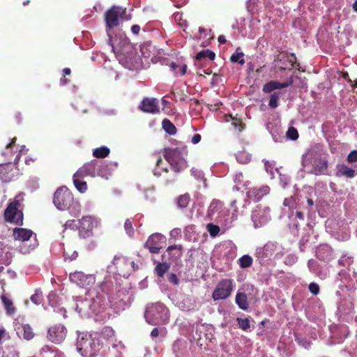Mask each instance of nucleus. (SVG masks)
<instances>
[{
  "label": "nucleus",
  "instance_id": "f257e3e1",
  "mask_svg": "<svg viewBox=\"0 0 357 357\" xmlns=\"http://www.w3.org/2000/svg\"><path fill=\"white\" fill-rule=\"evenodd\" d=\"M188 153L187 146L182 145L175 148H165L163 156L169 163L173 171L180 172L185 169L188 166L185 160Z\"/></svg>",
  "mask_w": 357,
  "mask_h": 357
},
{
  "label": "nucleus",
  "instance_id": "f03ea898",
  "mask_svg": "<svg viewBox=\"0 0 357 357\" xmlns=\"http://www.w3.org/2000/svg\"><path fill=\"white\" fill-rule=\"evenodd\" d=\"M76 347L83 357H95L101 349L100 340L91 334L79 333Z\"/></svg>",
  "mask_w": 357,
  "mask_h": 357
},
{
  "label": "nucleus",
  "instance_id": "7ed1b4c3",
  "mask_svg": "<svg viewBox=\"0 0 357 357\" xmlns=\"http://www.w3.org/2000/svg\"><path fill=\"white\" fill-rule=\"evenodd\" d=\"M108 44L112 47V51L116 54L119 62L128 68H130L129 63L135 58L136 52L132 45L127 40H123L119 47L114 46L112 43V37L108 33Z\"/></svg>",
  "mask_w": 357,
  "mask_h": 357
},
{
  "label": "nucleus",
  "instance_id": "20e7f679",
  "mask_svg": "<svg viewBox=\"0 0 357 357\" xmlns=\"http://www.w3.org/2000/svg\"><path fill=\"white\" fill-rule=\"evenodd\" d=\"M22 197L17 195L9 203L4 211V219L6 222L22 226L23 225V212L22 211Z\"/></svg>",
  "mask_w": 357,
  "mask_h": 357
},
{
  "label": "nucleus",
  "instance_id": "39448f33",
  "mask_svg": "<svg viewBox=\"0 0 357 357\" xmlns=\"http://www.w3.org/2000/svg\"><path fill=\"white\" fill-rule=\"evenodd\" d=\"M73 201V194L66 186L59 188L54 194L53 203L60 211L68 209Z\"/></svg>",
  "mask_w": 357,
  "mask_h": 357
},
{
  "label": "nucleus",
  "instance_id": "423d86ee",
  "mask_svg": "<svg viewBox=\"0 0 357 357\" xmlns=\"http://www.w3.org/2000/svg\"><path fill=\"white\" fill-rule=\"evenodd\" d=\"M233 280L231 279H222L219 281L212 293L214 301L225 300L229 298L234 289Z\"/></svg>",
  "mask_w": 357,
  "mask_h": 357
},
{
  "label": "nucleus",
  "instance_id": "0eeeda50",
  "mask_svg": "<svg viewBox=\"0 0 357 357\" xmlns=\"http://www.w3.org/2000/svg\"><path fill=\"white\" fill-rule=\"evenodd\" d=\"M126 9L120 6H113L105 13V21L107 34L109 30L119 24V19L125 14Z\"/></svg>",
  "mask_w": 357,
  "mask_h": 357
},
{
  "label": "nucleus",
  "instance_id": "6e6552de",
  "mask_svg": "<svg viewBox=\"0 0 357 357\" xmlns=\"http://www.w3.org/2000/svg\"><path fill=\"white\" fill-rule=\"evenodd\" d=\"M97 226L96 219L91 216L86 215L82 217L78 221V234L79 236L82 238H88L93 236V229Z\"/></svg>",
  "mask_w": 357,
  "mask_h": 357
},
{
  "label": "nucleus",
  "instance_id": "1a4fd4ad",
  "mask_svg": "<svg viewBox=\"0 0 357 357\" xmlns=\"http://www.w3.org/2000/svg\"><path fill=\"white\" fill-rule=\"evenodd\" d=\"M104 161H98L97 160H92L89 162L85 163L76 172V176H104L102 172H98V167L104 166Z\"/></svg>",
  "mask_w": 357,
  "mask_h": 357
},
{
  "label": "nucleus",
  "instance_id": "9d476101",
  "mask_svg": "<svg viewBox=\"0 0 357 357\" xmlns=\"http://www.w3.org/2000/svg\"><path fill=\"white\" fill-rule=\"evenodd\" d=\"M69 279L72 282L84 288H88L92 286L96 281L94 275L85 274L82 271H75L74 273H70Z\"/></svg>",
  "mask_w": 357,
  "mask_h": 357
},
{
  "label": "nucleus",
  "instance_id": "9b49d317",
  "mask_svg": "<svg viewBox=\"0 0 357 357\" xmlns=\"http://www.w3.org/2000/svg\"><path fill=\"white\" fill-rule=\"evenodd\" d=\"M165 237L159 233L151 234L146 241L144 248L148 249L151 253L158 254L163 248L162 243H165Z\"/></svg>",
  "mask_w": 357,
  "mask_h": 357
},
{
  "label": "nucleus",
  "instance_id": "f8f14e48",
  "mask_svg": "<svg viewBox=\"0 0 357 357\" xmlns=\"http://www.w3.org/2000/svg\"><path fill=\"white\" fill-rule=\"evenodd\" d=\"M67 330L62 324H56L50 327L47 332V338L55 344L61 343L66 337Z\"/></svg>",
  "mask_w": 357,
  "mask_h": 357
},
{
  "label": "nucleus",
  "instance_id": "ddd939ff",
  "mask_svg": "<svg viewBox=\"0 0 357 357\" xmlns=\"http://www.w3.org/2000/svg\"><path fill=\"white\" fill-rule=\"evenodd\" d=\"M19 169L12 163L0 165V178L4 183L13 181L18 175Z\"/></svg>",
  "mask_w": 357,
  "mask_h": 357
},
{
  "label": "nucleus",
  "instance_id": "4468645a",
  "mask_svg": "<svg viewBox=\"0 0 357 357\" xmlns=\"http://www.w3.org/2000/svg\"><path fill=\"white\" fill-rule=\"evenodd\" d=\"M139 109L146 113L157 114L160 112L158 101L156 98H145L139 106Z\"/></svg>",
  "mask_w": 357,
  "mask_h": 357
},
{
  "label": "nucleus",
  "instance_id": "2eb2a0df",
  "mask_svg": "<svg viewBox=\"0 0 357 357\" xmlns=\"http://www.w3.org/2000/svg\"><path fill=\"white\" fill-rule=\"evenodd\" d=\"M270 188L268 185H263L259 188H254L248 191L247 194L250 199L255 201H259L264 196L268 195Z\"/></svg>",
  "mask_w": 357,
  "mask_h": 357
},
{
  "label": "nucleus",
  "instance_id": "dca6fc26",
  "mask_svg": "<svg viewBox=\"0 0 357 357\" xmlns=\"http://www.w3.org/2000/svg\"><path fill=\"white\" fill-rule=\"evenodd\" d=\"M33 234L31 229L16 227L13 229V237L15 240H19L22 242L27 241Z\"/></svg>",
  "mask_w": 357,
  "mask_h": 357
},
{
  "label": "nucleus",
  "instance_id": "f3484780",
  "mask_svg": "<svg viewBox=\"0 0 357 357\" xmlns=\"http://www.w3.org/2000/svg\"><path fill=\"white\" fill-rule=\"evenodd\" d=\"M252 220L256 227L264 225L267 220V215L260 208H256L252 213Z\"/></svg>",
  "mask_w": 357,
  "mask_h": 357
},
{
  "label": "nucleus",
  "instance_id": "a211bd4d",
  "mask_svg": "<svg viewBox=\"0 0 357 357\" xmlns=\"http://www.w3.org/2000/svg\"><path fill=\"white\" fill-rule=\"evenodd\" d=\"M328 164L326 158H320L317 162L314 167V172L316 175H326L328 174Z\"/></svg>",
  "mask_w": 357,
  "mask_h": 357
},
{
  "label": "nucleus",
  "instance_id": "6ab92c4d",
  "mask_svg": "<svg viewBox=\"0 0 357 357\" xmlns=\"http://www.w3.org/2000/svg\"><path fill=\"white\" fill-rule=\"evenodd\" d=\"M289 86V83H281L278 81H270L263 86V91L266 93H269L275 90L286 88Z\"/></svg>",
  "mask_w": 357,
  "mask_h": 357
},
{
  "label": "nucleus",
  "instance_id": "aec40b11",
  "mask_svg": "<svg viewBox=\"0 0 357 357\" xmlns=\"http://www.w3.org/2000/svg\"><path fill=\"white\" fill-rule=\"evenodd\" d=\"M235 302L240 309L245 311L248 310V297L245 293L238 292L236 295Z\"/></svg>",
  "mask_w": 357,
  "mask_h": 357
},
{
  "label": "nucleus",
  "instance_id": "412c9836",
  "mask_svg": "<svg viewBox=\"0 0 357 357\" xmlns=\"http://www.w3.org/2000/svg\"><path fill=\"white\" fill-rule=\"evenodd\" d=\"M356 175V172L354 169L349 167L348 166H347L345 165H341L337 169V171L336 172V176L338 177L345 176L347 178H354Z\"/></svg>",
  "mask_w": 357,
  "mask_h": 357
},
{
  "label": "nucleus",
  "instance_id": "4be33fe9",
  "mask_svg": "<svg viewBox=\"0 0 357 357\" xmlns=\"http://www.w3.org/2000/svg\"><path fill=\"white\" fill-rule=\"evenodd\" d=\"M84 176H76V173L73 176V183L77 190L80 192H84L87 190V184L86 181H82L81 178Z\"/></svg>",
  "mask_w": 357,
  "mask_h": 357
},
{
  "label": "nucleus",
  "instance_id": "5701e85b",
  "mask_svg": "<svg viewBox=\"0 0 357 357\" xmlns=\"http://www.w3.org/2000/svg\"><path fill=\"white\" fill-rule=\"evenodd\" d=\"M109 149L107 146H100L93 151V155L96 158H104L109 155Z\"/></svg>",
  "mask_w": 357,
  "mask_h": 357
},
{
  "label": "nucleus",
  "instance_id": "b1692460",
  "mask_svg": "<svg viewBox=\"0 0 357 357\" xmlns=\"http://www.w3.org/2000/svg\"><path fill=\"white\" fill-rule=\"evenodd\" d=\"M206 57L208 58L211 61H213L215 58V54L214 52L207 49L199 52L195 56V59L197 60H202V59Z\"/></svg>",
  "mask_w": 357,
  "mask_h": 357
},
{
  "label": "nucleus",
  "instance_id": "393cba45",
  "mask_svg": "<svg viewBox=\"0 0 357 357\" xmlns=\"http://www.w3.org/2000/svg\"><path fill=\"white\" fill-rule=\"evenodd\" d=\"M162 128L169 135H173L176 132V128L175 126L167 119H163L162 122Z\"/></svg>",
  "mask_w": 357,
  "mask_h": 357
},
{
  "label": "nucleus",
  "instance_id": "a878e982",
  "mask_svg": "<svg viewBox=\"0 0 357 357\" xmlns=\"http://www.w3.org/2000/svg\"><path fill=\"white\" fill-rule=\"evenodd\" d=\"M169 264L167 263H158L155 267V273L158 277H163L165 273L169 269Z\"/></svg>",
  "mask_w": 357,
  "mask_h": 357
},
{
  "label": "nucleus",
  "instance_id": "bb28decb",
  "mask_svg": "<svg viewBox=\"0 0 357 357\" xmlns=\"http://www.w3.org/2000/svg\"><path fill=\"white\" fill-rule=\"evenodd\" d=\"M1 298L5 306L6 312L9 314H13L15 311V308L13 306V302L4 295H1Z\"/></svg>",
  "mask_w": 357,
  "mask_h": 357
},
{
  "label": "nucleus",
  "instance_id": "cd10ccee",
  "mask_svg": "<svg viewBox=\"0 0 357 357\" xmlns=\"http://www.w3.org/2000/svg\"><path fill=\"white\" fill-rule=\"evenodd\" d=\"M252 262H253L252 258L250 255H245L242 256L238 259L239 266L242 268H247L250 267L252 264Z\"/></svg>",
  "mask_w": 357,
  "mask_h": 357
},
{
  "label": "nucleus",
  "instance_id": "c85d7f7f",
  "mask_svg": "<svg viewBox=\"0 0 357 357\" xmlns=\"http://www.w3.org/2000/svg\"><path fill=\"white\" fill-rule=\"evenodd\" d=\"M240 48L236 49V52L235 54H233L230 57V61L232 63H238L241 65H243L245 63V59H243L244 54L242 52H238Z\"/></svg>",
  "mask_w": 357,
  "mask_h": 357
},
{
  "label": "nucleus",
  "instance_id": "c756f323",
  "mask_svg": "<svg viewBox=\"0 0 357 357\" xmlns=\"http://www.w3.org/2000/svg\"><path fill=\"white\" fill-rule=\"evenodd\" d=\"M22 335L26 340H30L34 337L33 329L29 325L25 324L22 326Z\"/></svg>",
  "mask_w": 357,
  "mask_h": 357
},
{
  "label": "nucleus",
  "instance_id": "7c9ffc66",
  "mask_svg": "<svg viewBox=\"0 0 357 357\" xmlns=\"http://www.w3.org/2000/svg\"><path fill=\"white\" fill-rule=\"evenodd\" d=\"M280 97V93L279 92H274L272 93L270 96V100L268 102V105L271 108L275 109L278 107L279 103V99Z\"/></svg>",
  "mask_w": 357,
  "mask_h": 357
},
{
  "label": "nucleus",
  "instance_id": "2f4dec72",
  "mask_svg": "<svg viewBox=\"0 0 357 357\" xmlns=\"http://www.w3.org/2000/svg\"><path fill=\"white\" fill-rule=\"evenodd\" d=\"M114 285L111 281H105L100 285L101 291L105 293L108 297L112 291Z\"/></svg>",
  "mask_w": 357,
  "mask_h": 357
},
{
  "label": "nucleus",
  "instance_id": "473e14b6",
  "mask_svg": "<svg viewBox=\"0 0 357 357\" xmlns=\"http://www.w3.org/2000/svg\"><path fill=\"white\" fill-rule=\"evenodd\" d=\"M190 202V196L187 194L182 195L179 196L177 200L178 206L181 208H186L189 204Z\"/></svg>",
  "mask_w": 357,
  "mask_h": 357
},
{
  "label": "nucleus",
  "instance_id": "72a5a7b5",
  "mask_svg": "<svg viewBox=\"0 0 357 357\" xmlns=\"http://www.w3.org/2000/svg\"><path fill=\"white\" fill-rule=\"evenodd\" d=\"M236 321L238 322V326L243 331H247L250 327V321L248 318H237Z\"/></svg>",
  "mask_w": 357,
  "mask_h": 357
},
{
  "label": "nucleus",
  "instance_id": "f704fd0d",
  "mask_svg": "<svg viewBox=\"0 0 357 357\" xmlns=\"http://www.w3.org/2000/svg\"><path fill=\"white\" fill-rule=\"evenodd\" d=\"M207 230L209 232L211 236L215 237L219 234L220 227L213 223H209L207 225Z\"/></svg>",
  "mask_w": 357,
  "mask_h": 357
},
{
  "label": "nucleus",
  "instance_id": "c9c22d12",
  "mask_svg": "<svg viewBox=\"0 0 357 357\" xmlns=\"http://www.w3.org/2000/svg\"><path fill=\"white\" fill-rule=\"evenodd\" d=\"M287 137L291 139V140H296L298 138V132L296 128L294 127H289L287 133Z\"/></svg>",
  "mask_w": 357,
  "mask_h": 357
},
{
  "label": "nucleus",
  "instance_id": "e433bc0d",
  "mask_svg": "<svg viewBox=\"0 0 357 357\" xmlns=\"http://www.w3.org/2000/svg\"><path fill=\"white\" fill-rule=\"evenodd\" d=\"M284 206L289 208H294L296 207V202L295 197L291 196L290 197L285 198L283 202Z\"/></svg>",
  "mask_w": 357,
  "mask_h": 357
},
{
  "label": "nucleus",
  "instance_id": "4c0bfd02",
  "mask_svg": "<svg viewBox=\"0 0 357 357\" xmlns=\"http://www.w3.org/2000/svg\"><path fill=\"white\" fill-rule=\"evenodd\" d=\"M125 230L130 236H132L134 234V229L132 227V224L130 219H127L124 224Z\"/></svg>",
  "mask_w": 357,
  "mask_h": 357
},
{
  "label": "nucleus",
  "instance_id": "58836bf2",
  "mask_svg": "<svg viewBox=\"0 0 357 357\" xmlns=\"http://www.w3.org/2000/svg\"><path fill=\"white\" fill-rule=\"evenodd\" d=\"M31 301L36 305L40 304L43 301L41 292L36 291V293L31 296Z\"/></svg>",
  "mask_w": 357,
  "mask_h": 357
},
{
  "label": "nucleus",
  "instance_id": "ea45409f",
  "mask_svg": "<svg viewBox=\"0 0 357 357\" xmlns=\"http://www.w3.org/2000/svg\"><path fill=\"white\" fill-rule=\"evenodd\" d=\"M173 250H177L178 252V256H181L182 255L183 246L181 245H170L167 248L166 252L171 255Z\"/></svg>",
  "mask_w": 357,
  "mask_h": 357
},
{
  "label": "nucleus",
  "instance_id": "a19ab883",
  "mask_svg": "<svg viewBox=\"0 0 357 357\" xmlns=\"http://www.w3.org/2000/svg\"><path fill=\"white\" fill-rule=\"evenodd\" d=\"M236 204H237V200H234L231 202L230 206L232 208H234V211L236 214V215H242L243 214V212H244V210L243 208H245V204H243L242 206V209H239L237 206H236Z\"/></svg>",
  "mask_w": 357,
  "mask_h": 357
},
{
  "label": "nucleus",
  "instance_id": "79ce46f5",
  "mask_svg": "<svg viewBox=\"0 0 357 357\" xmlns=\"http://www.w3.org/2000/svg\"><path fill=\"white\" fill-rule=\"evenodd\" d=\"M98 172H102L105 174L104 176H100V177L107 178L108 176L109 175L108 171V165L105 162L104 166L98 167Z\"/></svg>",
  "mask_w": 357,
  "mask_h": 357
},
{
  "label": "nucleus",
  "instance_id": "37998d69",
  "mask_svg": "<svg viewBox=\"0 0 357 357\" xmlns=\"http://www.w3.org/2000/svg\"><path fill=\"white\" fill-rule=\"evenodd\" d=\"M308 289L313 295H317L319 292V287L315 282H311L308 286Z\"/></svg>",
  "mask_w": 357,
  "mask_h": 357
},
{
  "label": "nucleus",
  "instance_id": "c03bdc74",
  "mask_svg": "<svg viewBox=\"0 0 357 357\" xmlns=\"http://www.w3.org/2000/svg\"><path fill=\"white\" fill-rule=\"evenodd\" d=\"M347 160L349 163L357 162V150L352 151L348 155Z\"/></svg>",
  "mask_w": 357,
  "mask_h": 357
},
{
  "label": "nucleus",
  "instance_id": "a18cd8bd",
  "mask_svg": "<svg viewBox=\"0 0 357 357\" xmlns=\"http://www.w3.org/2000/svg\"><path fill=\"white\" fill-rule=\"evenodd\" d=\"M64 227L66 229L70 228L74 229L75 228H76L77 229L78 223H76L75 220H69L66 221V224L64 225Z\"/></svg>",
  "mask_w": 357,
  "mask_h": 357
},
{
  "label": "nucleus",
  "instance_id": "49530a36",
  "mask_svg": "<svg viewBox=\"0 0 357 357\" xmlns=\"http://www.w3.org/2000/svg\"><path fill=\"white\" fill-rule=\"evenodd\" d=\"M291 57H292V59H289V62L291 63V66L293 67L296 68L298 70H301L299 63H296V57L295 54H291Z\"/></svg>",
  "mask_w": 357,
  "mask_h": 357
},
{
  "label": "nucleus",
  "instance_id": "de8ad7c7",
  "mask_svg": "<svg viewBox=\"0 0 357 357\" xmlns=\"http://www.w3.org/2000/svg\"><path fill=\"white\" fill-rule=\"evenodd\" d=\"M168 280H169L171 283H172V284H178V278H177L176 275V274H174V273H171V274L169 275V277H168Z\"/></svg>",
  "mask_w": 357,
  "mask_h": 357
},
{
  "label": "nucleus",
  "instance_id": "09e8293b",
  "mask_svg": "<svg viewBox=\"0 0 357 357\" xmlns=\"http://www.w3.org/2000/svg\"><path fill=\"white\" fill-rule=\"evenodd\" d=\"M155 309L157 311H160L161 312H164L165 314L167 312V310L166 309V307L163 305H161V304L156 305L155 306Z\"/></svg>",
  "mask_w": 357,
  "mask_h": 357
},
{
  "label": "nucleus",
  "instance_id": "8fccbe9b",
  "mask_svg": "<svg viewBox=\"0 0 357 357\" xmlns=\"http://www.w3.org/2000/svg\"><path fill=\"white\" fill-rule=\"evenodd\" d=\"M201 138L202 137L199 134H195L191 139V142L195 144H197L201 141Z\"/></svg>",
  "mask_w": 357,
  "mask_h": 357
},
{
  "label": "nucleus",
  "instance_id": "3c124183",
  "mask_svg": "<svg viewBox=\"0 0 357 357\" xmlns=\"http://www.w3.org/2000/svg\"><path fill=\"white\" fill-rule=\"evenodd\" d=\"M131 31L135 35H137L140 31V26L137 24H134L131 26Z\"/></svg>",
  "mask_w": 357,
  "mask_h": 357
},
{
  "label": "nucleus",
  "instance_id": "603ef678",
  "mask_svg": "<svg viewBox=\"0 0 357 357\" xmlns=\"http://www.w3.org/2000/svg\"><path fill=\"white\" fill-rule=\"evenodd\" d=\"M159 335V331L158 330V328H155L152 330L151 333V336L153 337V338H155V337H157Z\"/></svg>",
  "mask_w": 357,
  "mask_h": 357
},
{
  "label": "nucleus",
  "instance_id": "864d4df0",
  "mask_svg": "<svg viewBox=\"0 0 357 357\" xmlns=\"http://www.w3.org/2000/svg\"><path fill=\"white\" fill-rule=\"evenodd\" d=\"M218 40L220 44H225L227 42L226 38L223 35H220L218 36Z\"/></svg>",
  "mask_w": 357,
  "mask_h": 357
},
{
  "label": "nucleus",
  "instance_id": "5fc2aeb1",
  "mask_svg": "<svg viewBox=\"0 0 357 357\" xmlns=\"http://www.w3.org/2000/svg\"><path fill=\"white\" fill-rule=\"evenodd\" d=\"M186 70H187V65L186 64L182 65L181 66V72H180L181 75H184L186 73Z\"/></svg>",
  "mask_w": 357,
  "mask_h": 357
},
{
  "label": "nucleus",
  "instance_id": "6e6d98bb",
  "mask_svg": "<svg viewBox=\"0 0 357 357\" xmlns=\"http://www.w3.org/2000/svg\"><path fill=\"white\" fill-rule=\"evenodd\" d=\"M296 217L298 219L303 220H304V214L301 211H296Z\"/></svg>",
  "mask_w": 357,
  "mask_h": 357
},
{
  "label": "nucleus",
  "instance_id": "4d7b16f0",
  "mask_svg": "<svg viewBox=\"0 0 357 357\" xmlns=\"http://www.w3.org/2000/svg\"><path fill=\"white\" fill-rule=\"evenodd\" d=\"M70 82V80L67 78H66L64 76L60 79V84L61 85H66Z\"/></svg>",
  "mask_w": 357,
  "mask_h": 357
},
{
  "label": "nucleus",
  "instance_id": "13d9d810",
  "mask_svg": "<svg viewBox=\"0 0 357 357\" xmlns=\"http://www.w3.org/2000/svg\"><path fill=\"white\" fill-rule=\"evenodd\" d=\"M63 76L66 77V75H70L71 73V70L69 68H65L63 70Z\"/></svg>",
  "mask_w": 357,
  "mask_h": 357
},
{
  "label": "nucleus",
  "instance_id": "bf43d9fd",
  "mask_svg": "<svg viewBox=\"0 0 357 357\" xmlns=\"http://www.w3.org/2000/svg\"><path fill=\"white\" fill-rule=\"evenodd\" d=\"M233 125L237 128L238 126H239V128H238V130L239 131H241L243 128V126L242 125V123L241 122H235V123H233Z\"/></svg>",
  "mask_w": 357,
  "mask_h": 357
},
{
  "label": "nucleus",
  "instance_id": "052dcab7",
  "mask_svg": "<svg viewBox=\"0 0 357 357\" xmlns=\"http://www.w3.org/2000/svg\"><path fill=\"white\" fill-rule=\"evenodd\" d=\"M169 67L171 68V69L174 71H175L176 70V68L178 67V65H177L176 63L174 62H172L169 65Z\"/></svg>",
  "mask_w": 357,
  "mask_h": 357
},
{
  "label": "nucleus",
  "instance_id": "680f3d73",
  "mask_svg": "<svg viewBox=\"0 0 357 357\" xmlns=\"http://www.w3.org/2000/svg\"><path fill=\"white\" fill-rule=\"evenodd\" d=\"M16 139H16V137L13 138V139H12V140H11V142H10V143H9V144H8L6 146V149H9V148H10V147H11V146H12L15 143Z\"/></svg>",
  "mask_w": 357,
  "mask_h": 357
},
{
  "label": "nucleus",
  "instance_id": "e2e57ef3",
  "mask_svg": "<svg viewBox=\"0 0 357 357\" xmlns=\"http://www.w3.org/2000/svg\"><path fill=\"white\" fill-rule=\"evenodd\" d=\"M162 160L160 156L157 158L156 163H155L157 167H158L160 166V164L162 162Z\"/></svg>",
  "mask_w": 357,
  "mask_h": 357
},
{
  "label": "nucleus",
  "instance_id": "0e129e2a",
  "mask_svg": "<svg viewBox=\"0 0 357 357\" xmlns=\"http://www.w3.org/2000/svg\"><path fill=\"white\" fill-rule=\"evenodd\" d=\"M307 205L310 206V207H312L314 204V202L312 199H307Z\"/></svg>",
  "mask_w": 357,
  "mask_h": 357
},
{
  "label": "nucleus",
  "instance_id": "69168bd1",
  "mask_svg": "<svg viewBox=\"0 0 357 357\" xmlns=\"http://www.w3.org/2000/svg\"><path fill=\"white\" fill-rule=\"evenodd\" d=\"M352 8L353 10L357 13V0H356L355 2L353 3Z\"/></svg>",
  "mask_w": 357,
  "mask_h": 357
},
{
  "label": "nucleus",
  "instance_id": "338daca9",
  "mask_svg": "<svg viewBox=\"0 0 357 357\" xmlns=\"http://www.w3.org/2000/svg\"><path fill=\"white\" fill-rule=\"evenodd\" d=\"M15 118L17 119V122H20L21 121V114L19 112L15 114Z\"/></svg>",
  "mask_w": 357,
  "mask_h": 357
},
{
  "label": "nucleus",
  "instance_id": "774afa93",
  "mask_svg": "<svg viewBox=\"0 0 357 357\" xmlns=\"http://www.w3.org/2000/svg\"><path fill=\"white\" fill-rule=\"evenodd\" d=\"M204 31H205V29L204 28L201 27V26L199 28V33H204Z\"/></svg>",
  "mask_w": 357,
  "mask_h": 357
}]
</instances>
